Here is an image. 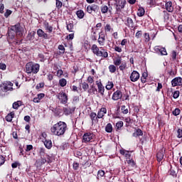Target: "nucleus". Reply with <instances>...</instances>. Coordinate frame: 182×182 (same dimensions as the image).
<instances>
[{
	"mask_svg": "<svg viewBox=\"0 0 182 182\" xmlns=\"http://www.w3.org/2000/svg\"><path fill=\"white\" fill-rule=\"evenodd\" d=\"M66 130H68V124L62 121L58 122L50 128L51 133L59 137L63 136L66 133Z\"/></svg>",
	"mask_w": 182,
	"mask_h": 182,
	"instance_id": "1",
	"label": "nucleus"
},
{
	"mask_svg": "<svg viewBox=\"0 0 182 182\" xmlns=\"http://www.w3.org/2000/svg\"><path fill=\"white\" fill-rule=\"evenodd\" d=\"M95 83L98 89V93H100V96L103 97L104 100H106L107 102L108 100H110L112 92L105 90V86H103V84L102 83V81L100 80L96 81Z\"/></svg>",
	"mask_w": 182,
	"mask_h": 182,
	"instance_id": "2",
	"label": "nucleus"
},
{
	"mask_svg": "<svg viewBox=\"0 0 182 182\" xmlns=\"http://www.w3.org/2000/svg\"><path fill=\"white\" fill-rule=\"evenodd\" d=\"M91 50L94 55H96V56L104 58H109V53H107V50L103 48V47H100L99 48L96 44H93L92 46Z\"/></svg>",
	"mask_w": 182,
	"mask_h": 182,
	"instance_id": "3",
	"label": "nucleus"
},
{
	"mask_svg": "<svg viewBox=\"0 0 182 182\" xmlns=\"http://www.w3.org/2000/svg\"><path fill=\"white\" fill-rule=\"evenodd\" d=\"M14 91V83L11 81H4L0 84V96H5L8 92Z\"/></svg>",
	"mask_w": 182,
	"mask_h": 182,
	"instance_id": "4",
	"label": "nucleus"
},
{
	"mask_svg": "<svg viewBox=\"0 0 182 182\" xmlns=\"http://www.w3.org/2000/svg\"><path fill=\"white\" fill-rule=\"evenodd\" d=\"M39 64L33 63L32 62H29L26 65V72L28 74L33 73L36 75L38 72H39Z\"/></svg>",
	"mask_w": 182,
	"mask_h": 182,
	"instance_id": "5",
	"label": "nucleus"
},
{
	"mask_svg": "<svg viewBox=\"0 0 182 182\" xmlns=\"http://www.w3.org/2000/svg\"><path fill=\"white\" fill-rule=\"evenodd\" d=\"M46 150L43 147L40 148L39 156L40 159L36 161V166L41 167L46 163Z\"/></svg>",
	"mask_w": 182,
	"mask_h": 182,
	"instance_id": "6",
	"label": "nucleus"
},
{
	"mask_svg": "<svg viewBox=\"0 0 182 182\" xmlns=\"http://www.w3.org/2000/svg\"><path fill=\"white\" fill-rule=\"evenodd\" d=\"M7 41L9 43H14V45H18L16 41V32L14 28H10L7 33Z\"/></svg>",
	"mask_w": 182,
	"mask_h": 182,
	"instance_id": "7",
	"label": "nucleus"
},
{
	"mask_svg": "<svg viewBox=\"0 0 182 182\" xmlns=\"http://www.w3.org/2000/svg\"><path fill=\"white\" fill-rule=\"evenodd\" d=\"M95 135L93 132H86L82 136V143H90L95 140Z\"/></svg>",
	"mask_w": 182,
	"mask_h": 182,
	"instance_id": "8",
	"label": "nucleus"
},
{
	"mask_svg": "<svg viewBox=\"0 0 182 182\" xmlns=\"http://www.w3.org/2000/svg\"><path fill=\"white\" fill-rule=\"evenodd\" d=\"M57 99H58L60 103H61L62 105H66V103H68V100H69L68 94H66L65 91L62 90L57 95Z\"/></svg>",
	"mask_w": 182,
	"mask_h": 182,
	"instance_id": "9",
	"label": "nucleus"
},
{
	"mask_svg": "<svg viewBox=\"0 0 182 182\" xmlns=\"http://www.w3.org/2000/svg\"><path fill=\"white\" fill-rule=\"evenodd\" d=\"M115 9L117 12H122V9H124L126 6V0H114Z\"/></svg>",
	"mask_w": 182,
	"mask_h": 182,
	"instance_id": "10",
	"label": "nucleus"
},
{
	"mask_svg": "<svg viewBox=\"0 0 182 182\" xmlns=\"http://www.w3.org/2000/svg\"><path fill=\"white\" fill-rule=\"evenodd\" d=\"M108 6L106 5H102L101 6V12L102 14H107L109 12V15H112V12H113V7L110 6V1H108Z\"/></svg>",
	"mask_w": 182,
	"mask_h": 182,
	"instance_id": "11",
	"label": "nucleus"
},
{
	"mask_svg": "<svg viewBox=\"0 0 182 182\" xmlns=\"http://www.w3.org/2000/svg\"><path fill=\"white\" fill-rule=\"evenodd\" d=\"M97 42L100 46H105V43H106V34L105 32L101 31L99 33V38L97 39Z\"/></svg>",
	"mask_w": 182,
	"mask_h": 182,
	"instance_id": "12",
	"label": "nucleus"
},
{
	"mask_svg": "<svg viewBox=\"0 0 182 182\" xmlns=\"http://www.w3.org/2000/svg\"><path fill=\"white\" fill-rule=\"evenodd\" d=\"M100 7L97 4H91L87 6V12L88 14H92L93 12H99Z\"/></svg>",
	"mask_w": 182,
	"mask_h": 182,
	"instance_id": "13",
	"label": "nucleus"
},
{
	"mask_svg": "<svg viewBox=\"0 0 182 182\" xmlns=\"http://www.w3.org/2000/svg\"><path fill=\"white\" fill-rule=\"evenodd\" d=\"M154 50L156 52V53H161V56H167V50H166V48L161 47L160 46H156L154 48Z\"/></svg>",
	"mask_w": 182,
	"mask_h": 182,
	"instance_id": "14",
	"label": "nucleus"
},
{
	"mask_svg": "<svg viewBox=\"0 0 182 182\" xmlns=\"http://www.w3.org/2000/svg\"><path fill=\"white\" fill-rule=\"evenodd\" d=\"M129 79L131 80V82H137V80H139V79H140V73H139V72H137L136 70H134L130 76H129Z\"/></svg>",
	"mask_w": 182,
	"mask_h": 182,
	"instance_id": "15",
	"label": "nucleus"
},
{
	"mask_svg": "<svg viewBox=\"0 0 182 182\" xmlns=\"http://www.w3.org/2000/svg\"><path fill=\"white\" fill-rule=\"evenodd\" d=\"M171 85L173 87L176 86H182V78L181 77H176L171 80Z\"/></svg>",
	"mask_w": 182,
	"mask_h": 182,
	"instance_id": "16",
	"label": "nucleus"
},
{
	"mask_svg": "<svg viewBox=\"0 0 182 182\" xmlns=\"http://www.w3.org/2000/svg\"><path fill=\"white\" fill-rule=\"evenodd\" d=\"M165 9L167 12L173 13L174 12V6L171 1H166Z\"/></svg>",
	"mask_w": 182,
	"mask_h": 182,
	"instance_id": "17",
	"label": "nucleus"
},
{
	"mask_svg": "<svg viewBox=\"0 0 182 182\" xmlns=\"http://www.w3.org/2000/svg\"><path fill=\"white\" fill-rule=\"evenodd\" d=\"M122 97H123V93L121 90H117L113 93L112 99V100H119Z\"/></svg>",
	"mask_w": 182,
	"mask_h": 182,
	"instance_id": "18",
	"label": "nucleus"
},
{
	"mask_svg": "<svg viewBox=\"0 0 182 182\" xmlns=\"http://www.w3.org/2000/svg\"><path fill=\"white\" fill-rule=\"evenodd\" d=\"M75 107H63V114L65 116H69L75 112Z\"/></svg>",
	"mask_w": 182,
	"mask_h": 182,
	"instance_id": "19",
	"label": "nucleus"
},
{
	"mask_svg": "<svg viewBox=\"0 0 182 182\" xmlns=\"http://www.w3.org/2000/svg\"><path fill=\"white\" fill-rule=\"evenodd\" d=\"M125 25L131 29H136V26H134V21H133V19L130 17L127 18V23H125Z\"/></svg>",
	"mask_w": 182,
	"mask_h": 182,
	"instance_id": "20",
	"label": "nucleus"
},
{
	"mask_svg": "<svg viewBox=\"0 0 182 182\" xmlns=\"http://www.w3.org/2000/svg\"><path fill=\"white\" fill-rule=\"evenodd\" d=\"M119 153L120 154H122V156H124V157L127 159V160H130L132 159V154H130V151L126 150V149H120L119 150Z\"/></svg>",
	"mask_w": 182,
	"mask_h": 182,
	"instance_id": "21",
	"label": "nucleus"
},
{
	"mask_svg": "<svg viewBox=\"0 0 182 182\" xmlns=\"http://www.w3.org/2000/svg\"><path fill=\"white\" fill-rule=\"evenodd\" d=\"M106 113H107V109L106 107H102L97 112L98 119H103Z\"/></svg>",
	"mask_w": 182,
	"mask_h": 182,
	"instance_id": "22",
	"label": "nucleus"
},
{
	"mask_svg": "<svg viewBox=\"0 0 182 182\" xmlns=\"http://www.w3.org/2000/svg\"><path fill=\"white\" fill-rule=\"evenodd\" d=\"M105 34L107 35V33H112L114 30L113 29V27L112 26V24L107 23L105 27Z\"/></svg>",
	"mask_w": 182,
	"mask_h": 182,
	"instance_id": "23",
	"label": "nucleus"
},
{
	"mask_svg": "<svg viewBox=\"0 0 182 182\" xmlns=\"http://www.w3.org/2000/svg\"><path fill=\"white\" fill-rule=\"evenodd\" d=\"M65 2H68V0H55V8L58 11L62 9V6H63V4Z\"/></svg>",
	"mask_w": 182,
	"mask_h": 182,
	"instance_id": "24",
	"label": "nucleus"
},
{
	"mask_svg": "<svg viewBox=\"0 0 182 182\" xmlns=\"http://www.w3.org/2000/svg\"><path fill=\"white\" fill-rule=\"evenodd\" d=\"M163 159H164V152L163 149H160L156 154V160L160 163V161H163Z\"/></svg>",
	"mask_w": 182,
	"mask_h": 182,
	"instance_id": "25",
	"label": "nucleus"
},
{
	"mask_svg": "<svg viewBox=\"0 0 182 182\" xmlns=\"http://www.w3.org/2000/svg\"><path fill=\"white\" fill-rule=\"evenodd\" d=\"M66 28L68 32H73V29L75 28V25L73 24V21H66Z\"/></svg>",
	"mask_w": 182,
	"mask_h": 182,
	"instance_id": "26",
	"label": "nucleus"
},
{
	"mask_svg": "<svg viewBox=\"0 0 182 182\" xmlns=\"http://www.w3.org/2000/svg\"><path fill=\"white\" fill-rule=\"evenodd\" d=\"M14 117H15V112H11L6 116L5 119L9 123H11Z\"/></svg>",
	"mask_w": 182,
	"mask_h": 182,
	"instance_id": "27",
	"label": "nucleus"
},
{
	"mask_svg": "<svg viewBox=\"0 0 182 182\" xmlns=\"http://www.w3.org/2000/svg\"><path fill=\"white\" fill-rule=\"evenodd\" d=\"M90 117L92 120V124H93V123H95V122L99 121V119H99V117H97V114H96V112H91L90 114Z\"/></svg>",
	"mask_w": 182,
	"mask_h": 182,
	"instance_id": "28",
	"label": "nucleus"
},
{
	"mask_svg": "<svg viewBox=\"0 0 182 182\" xmlns=\"http://www.w3.org/2000/svg\"><path fill=\"white\" fill-rule=\"evenodd\" d=\"M75 15H77V17L78 18V19H83L85 18V14L83 10L80 9L76 11Z\"/></svg>",
	"mask_w": 182,
	"mask_h": 182,
	"instance_id": "29",
	"label": "nucleus"
},
{
	"mask_svg": "<svg viewBox=\"0 0 182 182\" xmlns=\"http://www.w3.org/2000/svg\"><path fill=\"white\" fill-rule=\"evenodd\" d=\"M133 137H139L143 136V131L140 129H136V131L132 134Z\"/></svg>",
	"mask_w": 182,
	"mask_h": 182,
	"instance_id": "30",
	"label": "nucleus"
},
{
	"mask_svg": "<svg viewBox=\"0 0 182 182\" xmlns=\"http://www.w3.org/2000/svg\"><path fill=\"white\" fill-rule=\"evenodd\" d=\"M35 35H36V32L35 31L28 33L27 36V41H33L35 39Z\"/></svg>",
	"mask_w": 182,
	"mask_h": 182,
	"instance_id": "31",
	"label": "nucleus"
},
{
	"mask_svg": "<svg viewBox=\"0 0 182 182\" xmlns=\"http://www.w3.org/2000/svg\"><path fill=\"white\" fill-rule=\"evenodd\" d=\"M119 70H121L122 72H123V70H126V69H127V63H126V61H122L119 67Z\"/></svg>",
	"mask_w": 182,
	"mask_h": 182,
	"instance_id": "32",
	"label": "nucleus"
},
{
	"mask_svg": "<svg viewBox=\"0 0 182 182\" xmlns=\"http://www.w3.org/2000/svg\"><path fill=\"white\" fill-rule=\"evenodd\" d=\"M144 14H146V11L144 10V8L139 7L137 11V15L139 17L144 16Z\"/></svg>",
	"mask_w": 182,
	"mask_h": 182,
	"instance_id": "33",
	"label": "nucleus"
},
{
	"mask_svg": "<svg viewBox=\"0 0 182 182\" xmlns=\"http://www.w3.org/2000/svg\"><path fill=\"white\" fill-rule=\"evenodd\" d=\"M22 105V101L18 100L17 102H14L13 103V109H15L16 110H18V107H21V105Z\"/></svg>",
	"mask_w": 182,
	"mask_h": 182,
	"instance_id": "34",
	"label": "nucleus"
},
{
	"mask_svg": "<svg viewBox=\"0 0 182 182\" xmlns=\"http://www.w3.org/2000/svg\"><path fill=\"white\" fill-rule=\"evenodd\" d=\"M147 76H149L147 72H144L142 73V75L141 77V83H146V82H147Z\"/></svg>",
	"mask_w": 182,
	"mask_h": 182,
	"instance_id": "35",
	"label": "nucleus"
},
{
	"mask_svg": "<svg viewBox=\"0 0 182 182\" xmlns=\"http://www.w3.org/2000/svg\"><path fill=\"white\" fill-rule=\"evenodd\" d=\"M113 87H114V84H113V82L108 81L107 85L105 86V88L107 90V92H109V90H112Z\"/></svg>",
	"mask_w": 182,
	"mask_h": 182,
	"instance_id": "36",
	"label": "nucleus"
},
{
	"mask_svg": "<svg viewBox=\"0 0 182 182\" xmlns=\"http://www.w3.org/2000/svg\"><path fill=\"white\" fill-rule=\"evenodd\" d=\"M87 92L90 95H95V92H97V89L94 85H90V89H89Z\"/></svg>",
	"mask_w": 182,
	"mask_h": 182,
	"instance_id": "37",
	"label": "nucleus"
},
{
	"mask_svg": "<svg viewBox=\"0 0 182 182\" xmlns=\"http://www.w3.org/2000/svg\"><path fill=\"white\" fill-rule=\"evenodd\" d=\"M124 123L123 121H119L116 123V132H119V130H122V127H123Z\"/></svg>",
	"mask_w": 182,
	"mask_h": 182,
	"instance_id": "38",
	"label": "nucleus"
},
{
	"mask_svg": "<svg viewBox=\"0 0 182 182\" xmlns=\"http://www.w3.org/2000/svg\"><path fill=\"white\" fill-rule=\"evenodd\" d=\"M105 132H107V133H112V132H113V126L110 123L106 125Z\"/></svg>",
	"mask_w": 182,
	"mask_h": 182,
	"instance_id": "39",
	"label": "nucleus"
},
{
	"mask_svg": "<svg viewBox=\"0 0 182 182\" xmlns=\"http://www.w3.org/2000/svg\"><path fill=\"white\" fill-rule=\"evenodd\" d=\"M122 57H118L115 60H114V65L115 66H120V64L122 63Z\"/></svg>",
	"mask_w": 182,
	"mask_h": 182,
	"instance_id": "40",
	"label": "nucleus"
},
{
	"mask_svg": "<svg viewBox=\"0 0 182 182\" xmlns=\"http://www.w3.org/2000/svg\"><path fill=\"white\" fill-rule=\"evenodd\" d=\"M108 69L110 73H115L117 68L114 65H109Z\"/></svg>",
	"mask_w": 182,
	"mask_h": 182,
	"instance_id": "41",
	"label": "nucleus"
},
{
	"mask_svg": "<svg viewBox=\"0 0 182 182\" xmlns=\"http://www.w3.org/2000/svg\"><path fill=\"white\" fill-rule=\"evenodd\" d=\"M67 84L68 81H66V79L62 78L59 80V85L61 86V87H65Z\"/></svg>",
	"mask_w": 182,
	"mask_h": 182,
	"instance_id": "42",
	"label": "nucleus"
},
{
	"mask_svg": "<svg viewBox=\"0 0 182 182\" xmlns=\"http://www.w3.org/2000/svg\"><path fill=\"white\" fill-rule=\"evenodd\" d=\"M105 174H106V173H105V171L100 169L97 172V178L99 180V178H102V177H105Z\"/></svg>",
	"mask_w": 182,
	"mask_h": 182,
	"instance_id": "43",
	"label": "nucleus"
},
{
	"mask_svg": "<svg viewBox=\"0 0 182 182\" xmlns=\"http://www.w3.org/2000/svg\"><path fill=\"white\" fill-rule=\"evenodd\" d=\"M127 164L130 166V167H136V162L133 159L127 160Z\"/></svg>",
	"mask_w": 182,
	"mask_h": 182,
	"instance_id": "44",
	"label": "nucleus"
},
{
	"mask_svg": "<svg viewBox=\"0 0 182 182\" xmlns=\"http://www.w3.org/2000/svg\"><path fill=\"white\" fill-rule=\"evenodd\" d=\"M170 176H172L173 177H177V172H176V170L171 166L169 171H168Z\"/></svg>",
	"mask_w": 182,
	"mask_h": 182,
	"instance_id": "45",
	"label": "nucleus"
},
{
	"mask_svg": "<svg viewBox=\"0 0 182 182\" xmlns=\"http://www.w3.org/2000/svg\"><path fill=\"white\" fill-rule=\"evenodd\" d=\"M41 139L42 140V143L44 144L45 147H46V133L43 132L41 134Z\"/></svg>",
	"mask_w": 182,
	"mask_h": 182,
	"instance_id": "46",
	"label": "nucleus"
},
{
	"mask_svg": "<svg viewBox=\"0 0 182 182\" xmlns=\"http://www.w3.org/2000/svg\"><path fill=\"white\" fill-rule=\"evenodd\" d=\"M11 29H14L16 33H18L21 32V26L19 24H16L14 26L11 28Z\"/></svg>",
	"mask_w": 182,
	"mask_h": 182,
	"instance_id": "47",
	"label": "nucleus"
},
{
	"mask_svg": "<svg viewBox=\"0 0 182 182\" xmlns=\"http://www.w3.org/2000/svg\"><path fill=\"white\" fill-rule=\"evenodd\" d=\"M37 35L40 37V38H45V32L43 31V30L42 29H38L37 31Z\"/></svg>",
	"mask_w": 182,
	"mask_h": 182,
	"instance_id": "48",
	"label": "nucleus"
},
{
	"mask_svg": "<svg viewBox=\"0 0 182 182\" xmlns=\"http://www.w3.org/2000/svg\"><path fill=\"white\" fill-rule=\"evenodd\" d=\"M180 113H181V109H180L179 108H176L172 112V114H173V116H178V114H180Z\"/></svg>",
	"mask_w": 182,
	"mask_h": 182,
	"instance_id": "49",
	"label": "nucleus"
},
{
	"mask_svg": "<svg viewBox=\"0 0 182 182\" xmlns=\"http://www.w3.org/2000/svg\"><path fill=\"white\" fill-rule=\"evenodd\" d=\"M82 87L84 90V92H86V90H89V84H87V82H84L82 83Z\"/></svg>",
	"mask_w": 182,
	"mask_h": 182,
	"instance_id": "50",
	"label": "nucleus"
},
{
	"mask_svg": "<svg viewBox=\"0 0 182 182\" xmlns=\"http://www.w3.org/2000/svg\"><path fill=\"white\" fill-rule=\"evenodd\" d=\"M121 111L123 113V114H127L129 113V109H127L125 105H122L121 107Z\"/></svg>",
	"mask_w": 182,
	"mask_h": 182,
	"instance_id": "51",
	"label": "nucleus"
},
{
	"mask_svg": "<svg viewBox=\"0 0 182 182\" xmlns=\"http://www.w3.org/2000/svg\"><path fill=\"white\" fill-rule=\"evenodd\" d=\"M58 49L60 50V55H63V53H65V46H63V45H60L58 46Z\"/></svg>",
	"mask_w": 182,
	"mask_h": 182,
	"instance_id": "52",
	"label": "nucleus"
},
{
	"mask_svg": "<svg viewBox=\"0 0 182 182\" xmlns=\"http://www.w3.org/2000/svg\"><path fill=\"white\" fill-rule=\"evenodd\" d=\"M172 95H173V99H178V97L180 96V91H178V90L174 91L172 93Z\"/></svg>",
	"mask_w": 182,
	"mask_h": 182,
	"instance_id": "53",
	"label": "nucleus"
},
{
	"mask_svg": "<svg viewBox=\"0 0 182 182\" xmlns=\"http://www.w3.org/2000/svg\"><path fill=\"white\" fill-rule=\"evenodd\" d=\"M144 38L145 39V42H150V34L149 33H144Z\"/></svg>",
	"mask_w": 182,
	"mask_h": 182,
	"instance_id": "54",
	"label": "nucleus"
},
{
	"mask_svg": "<svg viewBox=\"0 0 182 182\" xmlns=\"http://www.w3.org/2000/svg\"><path fill=\"white\" fill-rule=\"evenodd\" d=\"M141 36H143V31H138L135 34V37L136 38V39H140Z\"/></svg>",
	"mask_w": 182,
	"mask_h": 182,
	"instance_id": "55",
	"label": "nucleus"
},
{
	"mask_svg": "<svg viewBox=\"0 0 182 182\" xmlns=\"http://www.w3.org/2000/svg\"><path fill=\"white\" fill-rule=\"evenodd\" d=\"M171 56L173 60H176V59H177V52L176 50H173Z\"/></svg>",
	"mask_w": 182,
	"mask_h": 182,
	"instance_id": "56",
	"label": "nucleus"
},
{
	"mask_svg": "<svg viewBox=\"0 0 182 182\" xmlns=\"http://www.w3.org/2000/svg\"><path fill=\"white\" fill-rule=\"evenodd\" d=\"M46 149L50 150V149H52V141L51 140H48L46 141Z\"/></svg>",
	"mask_w": 182,
	"mask_h": 182,
	"instance_id": "57",
	"label": "nucleus"
},
{
	"mask_svg": "<svg viewBox=\"0 0 182 182\" xmlns=\"http://www.w3.org/2000/svg\"><path fill=\"white\" fill-rule=\"evenodd\" d=\"M12 14V11L9 9H6V12L4 13L5 18H8Z\"/></svg>",
	"mask_w": 182,
	"mask_h": 182,
	"instance_id": "58",
	"label": "nucleus"
},
{
	"mask_svg": "<svg viewBox=\"0 0 182 182\" xmlns=\"http://www.w3.org/2000/svg\"><path fill=\"white\" fill-rule=\"evenodd\" d=\"M114 49L115 52H118L119 53H122V52H123V50L122 49V48L119 47L117 46H115L114 47Z\"/></svg>",
	"mask_w": 182,
	"mask_h": 182,
	"instance_id": "59",
	"label": "nucleus"
},
{
	"mask_svg": "<svg viewBox=\"0 0 182 182\" xmlns=\"http://www.w3.org/2000/svg\"><path fill=\"white\" fill-rule=\"evenodd\" d=\"M73 170H79V163L74 161L73 164Z\"/></svg>",
	"mask_w": 182,
	"mask_h": 182,
	"instance_id": "60",
	"label": "nucleus"
},
{
	"mask_svg": "<svg viewBox=\"0 0 182 182\" xmlns=\"http://www.w3.org/2000/svg\"><path fill=\"white\" fill-rule=\"evenodd\" d=\"M3 164H5V157H4L2 155H0V167L1 166H3Z\"/></svg>",
	"mask_w": 182,
	"mask_h": 182,
	"instance_id": "61",
	"label": "nucleus"
},
{
	"mask_svg": "<svg viewBox=\"0 0 182 182\" xmlns=\"http://www.w3.org/2000/svg\"><path fill=\"white\" fill-rule=\"evenodd\" d=\"M43 86H45V83L43 82H40L39 84H38L36 86V89L37 90H39V89H42V87H43Z\"/></svg>",
	"mask_w": 182,
	"mask_h": 182,
	"instance_id": "62",
	"label": "nucleus"
},
{
	"mask_svg": "<svg viewBox=\"0 0 182 182\" xmlns=\"http://www.w3.org/2000/svg\"><path fill=\"white\" fill-rule=\"evenodd\" d=\"M177 137L178 139H181L182 138V129H178L177 130Z\"/></svg>",
	"mask_w": 182,
	"mask_h": 182,
	"instance_id": "63",
	"label": "nucleus"
},
{
	"mask_svg": "<svg viewBox=\"0 0 182 182\" xmlns=\"http://www.w3.org/2000/svg\"><path fill=\"white\" fill-rule=\"evenodd\" d=\"M0 69L1 70H6V65L3 63H0Z\"/></svg>",
	"mask_w": 182,
	"mask_h": 182,
	"instance_id": "64",
	"label": "nucleus"
}]
</instances>
